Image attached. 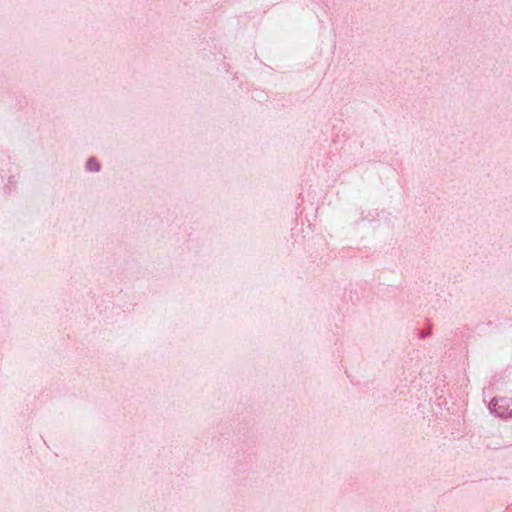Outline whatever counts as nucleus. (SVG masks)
<instances>
[{
	"mask_svg": "<svg viewBox=\"0 0 512 512\" xmlns=\"http://www.w3.org/2000/svg\"><path fill=\"white\" fill-rule=\"evenodd\" d=\"M87 165L91 171L99 170V164L95 160H89Z\"/></svg>",
	"mask_w": 512,
	"mask_h": 512,
	"instance_id": "f03ea898",
	"label": "nucleus"
},
{
	"mask_svg": "<svg viewBox=\"0 0 512 512\" xmlns=\"http://www.w3.org/2000/svg\"><path fill=\"white\" fill-rule=\"evenodd\" d=\"M493 410L501 417H512V399L499 398L492 402Z\"/></svg>",
	"mask_w": 512,
	"mask_h": 512,
	"instance_id": "f257e3e1",
	"label": "nucleus"
}]
</instances>
